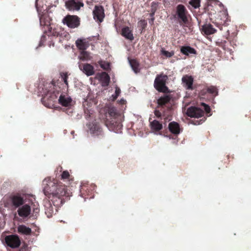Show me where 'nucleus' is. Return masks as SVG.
<instances>
[{
  "instance_id": "nucleus-1",
  "label": "nucleus",
  "mask_w": 251,
  "mask_h": 251,
  "mask_svg": "<svg viewBox=\"0 0 251 251\" xmlns=\"http://www.w3.org/2000/svg\"><path fill=\"white\" fill-rule=\"evenodd\" d=\"M43 191L45 194L52 195L57 197L64 196L66 195V188L57 180L47 177L43 181Z\"/></svg>"
},
{
  "instance_id": "nucleus-2",
  "label": "nucleus",
  "mask_w": 251,
  "mask_h": 251,
  "mask_svg": "<svg viewBox=\"0 0 251 251\" xmlns=\"http://www.w3.org/2000/svg\"><path fill=\"white\" fill-rule=\"evenodd\" d=\"M109 115L114 118L109 122V124L111 125L112 127L114 128L115 132H119L122 128V125L120 122L116 121V120H119L121 118V116L117 112L116 109L112 107L109 108L108 110Z\"/></svg>"
},
{
  "instance_id": "nucleus-3",
  "label": "nucleus",
  "mask_w": 251,
  "mask_h": 251,
  "mask_svg": "<svg viewBox=\"0 0 251 251\" xmlns=\"http://www.w3.org/2000/svg\"><path fill=\"white\" fill-rule=\"evenodd\" d=\"M3 240L7 246L12 249L19 247L21 243L19 237L16 234L6 235Z\"/></svg>"
},
{
  "instance_id": "nucleus-4",
  "label": "nucleus",
  "mask_w": 251,
  "mask_h": 251,
  "mask_svg": "<svg viewBox=\"0 0 251 251\" xmlns=\"http://www.w3.org/2000/svg\"><path fill=\"white\" fill-rule=\"evenodd\" d=\"M168 79L166 75H158L154 83V86L155 89L160 92H166L167 90V88L166 86V81Z\"/></svg>"
},
{
  "instance_id": "nucleus-5",
  "label": "nucleus",
  "mask_w": 251,
  "mask_h": 251,
  "mask_svg": "<svg viewBox=\"0 0 251 251\" xmlns=\"http://www.w3.org/2000/svg\"><path fill=\"white\" fill-rule=\"evenodd\" d=\"M63 22L70 28L76 27L79 25V19L76 16L68 15L63 19Z\"/></svg>"
},
{
  "instance_id": "nucleus-6",
  "label": "nucleus",
  "mask_w": 251,
  "mask_h": 251,
  "mask_svg": "<svg viewBox=\"0 0 251 251\" xmlns=\"http://www.w3.org/2000/svg\"><path fill=\"white\" fill-rule=\"evenodd\" d=\"M18 213L19 216L23 218H30L31 210L30 206L28 204H25L19 207L18 209Z\"/></svg>"
},
{
  "instance_id": "nucleus-7",
  "label": "nucleus",
  "mask_w": 251,
  "mask_h": 251,
  "mask_svg": "<svg viewBox=\"0 0 251 251\" xmlns=\"http://www.w3.org/2000/svg\"><path fill=\"white\" fill-rule=\"evenodd\" d=\"M66 6L69 10H78L83 3L78 0H70L66 2Z\"/></svg>"
},
{
  "instance_id": "nucleus-8",
  "label": "nucleus",
  "mask_w": 251,
  "mask_h": 251,
  "mask_svg": "<svg viewBox=\"0 0 251 251\" xmlns=\"http://www.w3.org/2000/svg\"><path fill=\"white\" fill-rule=\"evenodd\" d=\"M94 19L98 21L101 22L104 17V10L100 6H96L93 10Z\"/></svg>"
},
{
  "instance_id": "nucleus-9",
  "label": "nucleus",
  "mask_w": 251,
  "mask_h": 251,
  "mask_svg": "<svg viewBox=\"0 0 251 251\" xmlns=\"http://www.w3.org/2000/svg\"><path fill=\"white\" fill-rule=\"evenodd\" d=\"M187 114L191 117L199 118L203 115V112L199 108L191 107L187 109Z\"/></svg>"
},
{
  "instance_id": "nucleus-10",
  "label": "nucleus",
  "mask_w": 251,
  "mask_h": 251,
  "mask_svg": "<svg viewBox=\"0 0 251 251\" xmlns=\"http://www.w3.org/2000/svg\"><path fill=\"white\" fill-rule=\"evenodd\" d=\"M176 13L178 17L183 22L187 21V10L185 6L182 4H179L176 7Z\"/></svg>"
},
{
  "instance_id": "nucleus-11",
  "label": "nucleus",
  "mask_w": 251,
  "mask_h": 251,
  "mask_svg": "<svg viewBox=\"0 0 251 251\" xmlns=\"http://www.w3.org/2000/svg\"><path fill=\"white\" fill-rule=\"evenodd\" d=\"M58 101L59 103L63 106L69 107L73 104L72 99L68 95H61Z\"/></svg>"
},
{
  "instance_id": "nucleus-12",
  "label": "nucleus",
  "mask_w": 251,
  "mask_h": 251,
  "mask_svg": "<svg viewBox=\"0 0 251 251\" xmlns=\"http://www.w3.org/2000/svg\"><path fill=\"white\" fill-rule=\"evenodd\" d=\"M183 85L187 89L192 90L193 78L191 75H185L182 78Z\"/></svg>"
},
{
  "instance_id": "nucleus-13",
  "label": "nucleus",
  "mask_w": 251,
  "mask_h": 251,
  "mask_svg": "<svg viewBox=\"0 0 251 251\" xmlns=\"http://www.w3.org/2000/svg\"><path fill=\"white\" fill-rule=\"evenodd\" d=\"M79 69L83 71L87 75H92L94 74V67L89 64H84L83 67L79 66Z\"/></svg>"
},
{
  "instance_id": "nucleus-14",
  "label": "nucleus",
  "mask_w": 251,
  "mask_h": 251,
  "mask_svg": "<svg viewBox=\"0 0 251 251\" xmlns=\"http://www.w3.org/2000/svg\"><path fill=\"white\" fill-rule=\"evenodd\" d=\"M10 201L16 207H19L24 203L23 199L19 196H13L10 198Z\"/></svg>"
},
{
  "instance_id": "nucleus-15",
  "label": "nucleus",
  "mask_w": 251,
  "mask_h": 251,
  "mask_svg": "<svg viewBox=\"0 0 251 251\" xmlns=\"http://www.w3.org/2000/svg\"><path fill=\"white\" fill-rule=\"evenodd\" d=\"M88 127L91 134L97 135L100 132V128L98 124L95 123L89 124L88 125Z\"/></svg>"
},
{
  "instance_id": "nucleus-16",
  "label": "nucleus",
  "mask_w": 251,
  "mask_h": 251,
  "mask_svg": "<svg viewBox=\"0 0 251 251\" xmlns=\"http://www.w3.org/2000/svg\"><path fill=\"white\" fill-rule=\"evenodd\" d=\"M202 29L203 32L207 35L213 34L216 31V29L210 24H205L202 26Z\"/></svg>"
},
{
  "instance_id": "nucleus-17",
  "label": "nucleus",
  "mask_w": 251,
  "mask_h": 251,
  "mask_svg": "<svg viewBox=\"0 0 251 251\" xmlns=\"http://www.w3.org/2000/svg\"><path fill=\"white\" fill-rule=\"evenodd\" d=\"M170 131L175 134H177L180 132V128L178 124L175 122H171L169 125Z\"/></svg>"
},
{
  "instance_id": "nucleus-18",
  "label": "nucleus",
  "mask_w": 251,
  "mask_h": 251,
  "mask_svg": "<svg viewBox=\"0 0 251 251\" xmlns=\"http://www.w3.org/2000/svg\"><path fill=\"white\" fill-rule=\"evenodd\" d=\"M100 80L103 86H107L109 82V75L105 72L102 73L100 75Z\"/></svg>"
},
{
  "instance_id": "nucleus-19",
  "label": "nucleus",
  "mask_w": 251,
  "mask_h": 251,
  "mask_svg": "<svg viewBox=\"0 0 251 251\" xmlns=\"http://www.w3.org/2000/svg\"><path fill=\"white\" fill-rule=\"evenodd\" d=\"M180 51L186 55H189L190 54H196L195 50L189 46H183L180 49Z\"/></svg>"
},
{
  "instance_id": "nucleus-20",
  "label": "nucleus",
  "mask_w": 251,
  "mask_h": 251,
  "mask_svg": "<svg viewBox=\"0 0 251 251\" xmlns=\"http://www.w3.org/2000/svg\"><path fill=\"white\" fill-rule=\"evenodd\" d=\"M122 35L125 38L130 40H132L134 39V37L131 32V31L130 30L129 27H126L123 28L122 29Z\"/></svg>"
},
{
  "instance_id": "nucleus-21",
  "label": "nucleus",
  "mask_w": 251,
  "mask_h": 251,
  "mask_svg": "<svg viewBox=\"0 0 251 251\" xmlns=\"http://www.w3.org/2000/svg\"><path fill=\"white\" fill-rule=\"evenodd\" d=\"M18 232L23 234L30 235L31 233V230L29 227H26L25 226L20 225L18 227Z\"/></svg>"
},
{
  "instance_id": "nucleus-22",
  "label": "nucleus",
  "mask_w": 251,
  "mask_h": 251,
  "mask_svg": "<svg viewBox=\"0 0 251 251\" xmlns=\"http://www.w3.org/2000/svg\"><path fill=\"white\" fill-rule=\"evenodd\" d=\"M76 45L77 47L81 50H84L88 47V44L85 40L78 39L76 41Z\"/></svg>"
},
{
  "instance_id": "nucleus-23",
  "label": "nucleus",
  "mask_w": 251,
  "mask_h": 251,
  "mask_svg": "<svg viewBox=\"0 0 251 251\" xmlns=\"http://www.w3.org/2000/svg\"><path fill=\"white\" fill-rule=\"evenodd\" d=\"M150 126L151 129L155 131H159L162 128V125L156 120L151 122Z\"/></svg>"
},
{
  "instance_id": "nucleus-24",
  "label": "nucleus",
  "mask_w": 251,
  "mask_h": 251,
  "mask_svg": "<svg viewBox=\"0 0 251 251\" xmlns=\"http://www.w3.org/2000/svg\"><path fill=\"white\" fill-rule=\"evenodd\" d=\"M78 58L83 61H88L91 60L92 58V57L89 52L82 50L78 56Z\"/></svg>"
},
{
  "instance_id": "nucleus-25",
  "label": "nucleus",
  "mask_w": 251,
  "mask_h": 251,
  "mask_svg": "<svg viewBox=\"0 0 251 251\" xmlns=\"http://www.w3.org/2000/svg\"><path fill=\"white\" fill-rule=\"evenodd\" d=\"M129 64L132 70L135 73H137L139 71V64L135 60H129Z\"/></svg>"
},
{
  "instance_id": "nucleus-26",
  "label": "nucleus",
  "mask_w": 251,
  "mask_h": 251,
  "mask_svg": "<svg viewBox=\"0 0 251 251\" xmlns=\"http://www.w3.org/2000/svg\"><path fill=\"white\" fill-rule=\"evenodd\" d=\"M170 98L168 96H165L162 97H161L158 100V103L159 105H164L168 101H169Z\"/></svg>"
},
{
  "instance_id": "nucleus-27",
  "label": "nucleus",
  "mask_w": 251,
  "mask_h": 251,
  "mask_svg": "<svg viewBox=\"0 0 251 251\" xmlns=\"http://www.w3.org/2000/svg\"><path fill=\"white\" fill-rule=\"evenodd\" d=\"M189 3L193 8H198L200 6L201 0H191Z\"/></svg>"
},
{
  "instance_id": "nucleus-28",
  "label": "nucleus",
  "mask_w": 251,
  "mask_h": 251,
  "mask_svg": "<svg viewBox=\"0 0 251 251\" xmlns=\"http://www.w3.org/2000/svg\"><path fill=\"white\" fill-rule=\"evenodd\" d=\"M120 93H121L120 89L118 87H116L115 94L114 95H112L111 97L110 98L111 100H115L117 99V98L119 96Z\"/></svg>"
},
{
  "instance_id": "nucleus-29",
  "label": "nucleus",
  "mask_w": 251,
  "mask_h": 251,
  "mask_svg": "<svg viewBox=\"0 0 251 251\" xmlns=\"http://www.w3.org/2000/svg\"><path fill=\"white\" fill-rule=\"evenodd\" d=\"M45 213L47 215V217L48 218H51L52 215L53 213V207L51 206L50 205V206L46 209Z\"/></svg>"
},
{
  "instance_id": "nucleus-30",
  "label": "nucleus",
  "mask_w": 251,
  "mask_h": 251,
  "mask_svg": "<svg viewBox=\"0 0 251 251\" xmlns=\"http://www.w3.org/2000/svg\"><path fill=\"white\" fill-rule=\"evenodd\" d=\"M161 53L162 55L165 56L167 57H171L174 54V52L173 51L169 52L165 50L163 48L161 49Z\"/></svg>"
},
{
  "instance_id": "nucleus-31",
  "label": "nucleus",
  "mask_w": 251,
  "mask_h": 251,
  "mask_svg": "<svg viewBox=\"0 0 251 251\" xmlns=\"http://www.w3.org/2000/svg\"><path fill=\"white\" fill-rule=\"evenodd\" d=\"M99 64L101 68L104 70H107L109 68V63L107 62L100 61L99 62Z\"/></svg>"
},
{
  "instance_id": "nucleus-32",
  "label": "nucleus",
  "mask_w": 251,
  "mask_h": 251,
  "mask_svg": "<svg viewBox=\"0 0 251 251\" xmlns=\"http://www.w3.org/2000/svg\"><path fill=\"white\" fill-rule=\"evenodd\" d=\"M207 91L209 93H210L212 94H213L214 95H217V93H218L216 88L214 86H211V87L208 88Z\"/></svg>"
},
{
  "instance_id": "nucleus-33",
  "label": "nucleus",
  "mask_w": 251,
  "mask_h": 251,
  "mask_svg": "<svg viewBox=\"0 0 251 251\" xmlns=\"http://www.w3.org/2000/svg\"><path fill=\"white\" fill-rule=\"evenodd\" d=\"M61 79L64 81V82L66 84V85L68 86V81H67V78H68V75L67 73H62L60 74Z\"/></svg>"
},
{
  "instance_id": "nucleus-34",
  "label": "nucleus",
  "mask_w": 251,
  "mask_h": 251,
  "mask_svg": "<svg viewBox=\"0 0 251 251\" xmlns=\"http://www.w3.org/2000/svg\"><path fill=\"white\" fill-rule=\"evenodd\" d=\"M45 20V16L44 15H41L40 16V23L41 25H48L49 24V21H44Z\"/></svg>"
},
{
  "instance_id": "nucleus-35",
  "label": "nucleus",
  "mask_w": 251,
  "mask_h": 251,
  "mask_svg": "<svg viewBox=\"0 0 251 251\" xmlns=\"http://www.w3.org/2000/svg\"><path fill=\"white\" fill-rule=\"evenodd\" d=\"M69 176H70V175H69V172L67 171H63V172L62 174L61 178L62 179H66V178H68Z\"/></svg>"
},
{
  "instance_id": "nucleus-36",
  "label": "nucleus",
  "mask_w": 251,
  "mask_h": 251,
  "mask_svg": "<svg viewBox=\"0 0 251 251\" xmlns=\"http://www.w3.org/2000/svg\"><path fill=\"white\" fill-rule=\"evenodd\" d=\"M147 25V23L145 20H141L138 23L139 26L142 27L143 28H145Z\"/></svg>"
},
{
  "instance_id": "nucleus-37",
  "label": "nucleus",
  "mask_w": 251,
  "mask_h": 251,
  "mask_svg": "<svg viewBox=\"0 0 251 251\" xmlns=\"http://www.w3.org/2000/svg\"><path fill=\"white\" fill-rule=\"evenodd\" d=\"M19 251H28V246L24 243L20 249Z\"/></svg>"
},
{
  "instance_id": "nucleus-38",
  "label": "nucleus",
  "mask_w": 251,
  "mask_h": 251,
  "mask_svg": "<svg viewBox=\"0 0 251 251\" xmlns=\"http://www.w3.org/2000/svg\"><path fill=\"white\" fill-rule=\"evenodd\" d=\"M202 105L204 106V110L205 111L207 112V113H209L210 111V107L206 105V104L204 103H202Z\"/></svg>"
},
{
  "instance_id": "nucleus-39",
  "label": "nucleus",
  "mask_w": 251,
  "mask_h": 251,
  "mask_svg": "<svg viewBox=\"0 0 251 251\" xmlns=\"http://www.w3.org/2000/svg\"><path fill=\"white\" fill-rule=\"evenodd\" d=\"M85 113L86 114V116L87 117H89L90 116V114H92V111L88 109H85Z\"/></svg>"
},
{
  "instance_id": "nucleus-40",
  "label": "nucleus",
  "mask_w": 251,
  "mask_h": 251,
  "mask_svg": "<svg viewBox=\"0 0 251 251\" xmlns=\"http://www.w3.org/2000/svg\"><path fill=\"white\" fill-rule=\"evenodd\" d=\"M154 114L157 117H160L161 116V113L157 110L154 111Z\"/></svg>"
},
{
  "instance_id": "nucleus-41",
  "label": "nucleus",
  "mask_w": 251,
  "mask_h": 251,
  "mask_svg": "<svg viewBox=\"0 0 251 251\" xmlns=\"http://www.w3.org/2000/svg\"><path fill=\"white\" fill-rule=\"evenodd\" d=\"M154 21V18H152L149 20V23L150 24H152L153 23Z\"/></svg>"
},
{
  "instance_id": "nucleus-42",
  "label": "nucleus",
  "mask_w": 251,
  "mask_h": 251,
  "mask_svg": "<svg viewBox=\"0 0 251 251\" xmlns=\"http://www.w3.org/2000/svg\"><path fill=\"white\" fill-rule=\"evenodd\" d=\"M125 102H126L125 100H124V99H121V100H120V102L121 104H125Z\"/></svg>"
},
{
  "instance_id": "nucleus-43",
  "label": "nucleus",
  "mask_w": 251,
  "mask_h": 251,
  "mask_svg": "<svg viewBox=\"0 0 251 251\" xmlns=\"http://www.w3.org/2000/svg\"><path fill=\"white\" fill-rule=\"evenodd\" d=\"M5 224V221H3V222H2V224H1V225H2V226H0V228H2L4 226Z\"/></svg>"
},
{
  "instance_id": "nucleus-44",
  "label": "nucleus",
  "mask_w": 251,
  "mask_h": 251,
  "mask_svg": "<svg viewBox=\"0 0 251 251\" xmlns=\"http://www.w3.org/2000/svg\"><path fill=\"white\" fill-rule=\"evenodd\" d=\"M36 8H37V11H38V12L39 13V14L40 15V13H39V10H38V8L37 7V5L36 4Z\"/></svg>"
},
{
  "instance_id": "nucleus-45",
  "label": "nucleus",
  "mask_w": 251,
  "mask_h": 251,
  "mask_svg": "<svg viewBox=\"0 0 251 251\" xmlns=\"http://www.w3.org/2000/svg\"><path fill=\"white\" fill-rule=\"evenodd\" d=\"M153 14H154V13H151V16L152 17Z\"/></svg>"
}]
</instances>
